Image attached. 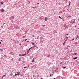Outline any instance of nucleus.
<instances>
[{"mask_svg":"<svg viewBox=\"0 0 79 79\" xmlns=\"http://www.w3.org/2000/svg\"><path fill=\"white\" fill-rule=\"evenodd\" d=\"M71 22L72 24H74V23H75V20L74 19H73L71 20Z\"/></svg>","mask_w":79,"mask_h":79,"instance_id":"obj_1","label":"nucleus"},{"mask_svg":"<svg viewBox=\"0 0 79 79\" xmlns=\"http://www.w3.org/2000/svg\"><path fill=\"white\" fill-rule=\"evenodd\" d=\"M19 28V27H18V26L16 25L15 27V29H18Z\"/></svg>","mask_w":79,"mask_h":79,"instance_id":"obj_2","label":"nucleus"},{"mask_svg":"<svg viewBox=\"0 0 79 79\" xmlns=\"http://www.w3.org/2000/svg\"><path fill=\"white\" fill-rule=\"evenodd\" d=\"M48 19V18L47 17H45V21H47V19Z\"/></svg>","mask_w":79,"mask_h":79,"instance_id":"obj_3","label":"nucleus"},{"mask_svg":"<svg viewBox=\"0 0 79 79\" xmlns=\"http://www.w3.org/2000/svg\"><path fill=\"white\" fill-rule=\"evenodd\" d=\"M4 11H5V10H4L2 9L1 10V12H4Z\"/></svg>","mask_w":79,"mask_h":79,"instance_id":"obj_4","label":"nucleus"},{"mask_svg":"<svg viewBox=\"0 0 79 79\" xmlns=\"http://www.w3.org/2000/svg\"><path fill=\"white\" fill-rule=\"evenodd\" d=\"M13 73H11L10 74V76H13Z\"/></svg>","mask_w":79,"mask_h":79,"instance_id":"obj_5","label":"nucleus"},{"mask_svg":"<svg viewBox=\"0 0 79 79\" xmlns=\"http://www.w3.org/2000/svg\"><path fill=\"white\" fill-rule=\"evenodd\" d=\"M77 57H76L75 58H73V60H76V59H77Z\"/></svg>","mask_w":79,"mask_h":79,"instance_id":"obj_6","label":"nucleus"},{"mask_svg":"<svg viewBox=\"0 0 79 79\" xmlns=\"http://www.w3.org/2000/svg\"><path fill=\"white\" fill-rule=\"evenodd\" d=\"M17 75H18V76H19V74H16V73L15 74V76H16Z\"/></svg>","mask_w":79,"mask_h":79,"instance_id":"obj_7","label":"nucleus"},{"mask_svg":"<svg viewBox=\"0 0 79 79\" xmlns=\"http://www.w3.org/2000/svg\"><path fill=\"white\" fill-rule=\"evenodd\" d=\"M5 76H6V75H3V76H2V77H5Z\"/></svg>","mask_w":79,"mask_h":79,"instance_id":"obj_8","label":"nucleus"},{"mask_svg":"<svg viewBox=\"0 0 79 79\" xmlns=\"http://www.w3.org/2000/svg\"><path fill=\"white\" fill-rule=\"evenodd\" d=\"M21 57H20L19 60V61H21V60H20V59H21Z\"/></svg>","mask_w":79,"mask_h":79,"instance_id":"obj_9","label":"nucleus"},{"mask_svg":"<svg viewBox=\"0 0 79 79\" xmlns=\"http://www.w3.org/2000/svg\"><path fill=\"white\" fill-rule=\"evenodd\" d=\"M59 18H60V19H62V18L60 17V16H59Z\"/></svg>","mask_w":79,"mask_h":79,"instance_id":"obj_10","label":"nucleus"},{"mask_svg":"<svg viewBox=\"0 0 79 79\" xmlns=\"http://www.w3.org/2000/svg\"><path fill=\"white\" fill-rule=\"evenodd\" d=\"M63 69H65V68H66V67H64L63 66H62Z\"/></svg>","mask_w":79,"mask_h":79,"instance_id":"obj_11","label":"nucleus"},{"mask_svg":"<svg viewBox=\"0 0 79 79\" xmlns=\"http://www.w3.org/2000/svg\"><path fill=\"white\" fill-rule=\"evenodd\" d=\"M66 43V42H64V43H63V45H65V44Z\"/></svg>","mask_w":79,"mask_h":79,"instance_id":"obj_12","label":"nucleus"},{"mask_svg":"<svg viewBox=\"0 0 79 79\" xmlns=\"http://www.w3.org/2000/svg\"><path fill=\"white\" fill-rule=\"evenodd\" d=\"M25 56V55H24V54H22V56Z\"/></svg>","mask_w":79,"mask_h":79,"instance_id":"obj_13","label":"nucleus"},{"mask_svg":"<svg viewBox=\"0 0 79 79\" xmlns=\"http://www.w3.org/2000/svg\"><path fill=\"white\" fill-rule=\"evenodd\" d=\"M17 73H18V74H20V72H17Z\"/></svg>","mask_w":79,"mask_h":79,"instance_id":"obj_14","label":"nucleus"},{"mask_svg":"<svg viewBox=\"0 0 79 79\" xmlns=\"http://www.w3.org/2000/svg\"><path fill=\"white\" fill-rule=\"evenodd\" d=\"M41 18H42V19H44V17H43V16H41Z\"/></svg>","mask_w":79,"mask_h":79,"instance_id":"obj_15","label":"nucleus"},{"mask_svg":"<svg viewBox=\"0 0 79 79\" xmlns=\"http://www.w3.org/2000/svg\"><path fill=\"white\" fill-rule=\"evenodd\" d=\"M31 48H32V47L30 48L29 49V51L30 50H31Z\"/></svg>","mask_w":79,"mask_h":79,"instance_id":"obj_16","label":"nucleus"},{"mask_svg":"<svg viewBox=\"0 0 79 79\" xmlns=\"http://www.w3.org/2000/svg\"><path fill=\"white\" fill-rule=\"evenodd\" d=\"M69 2H69V4L68 6H69V5H70V4H69Z\"/></svg>","mask_w":79,"mask_h":79,"instance_id":"obj_17","label":"nucleus"},{"mask_svg":"<svg viewBox=\"0 0 79 79\" xmlns=\"http://www.w3.org/2000/svg\"><path fill=\"white\" fill-rule=\"evenodd\" d=\"M31 44L32 45H34V43H33V42H31Z\"/></svg>","mask_w":79,"mask_h":79,"instance_id":"obj_18","label":"nucleus"},{"mask_svg":"<svg viewBox=\"0 0 79 79\" xmlns=\"http://www.w3.org/2000/svg\"><path fill=\"white\" fill-rule=\"evenodd\" d=\"M71 40L72 41H73V40H74V38H73V39Z\"/></svg>","mask_w":79,"mask_h":79,"instance_id":"obj_19","label":"nucleus"},{"mask_svg":"<svg viewBox=\"0 0 79 79\" xmlns=\"http://www.w3.org/2000/svg\"><path fill=\"white\" fill-rule=\"evenodd\" d=\"M34 61H35V60H34V59H33V60H32V61H33V62H34Z\"/></svg>","mask_w":79,"mask_h":79,"instance_id":"obj_20","label":"nucleus"},{"mask_svg":"<svg viewBox=\"0 0 79 79\" xmlns=\"http://www.w3.org/2000/svg\"><path fill=\"white\" fill-rule=\"evenodd\" d=\"M26 52L24 54V55H26Z\"/></svg>","mask_w":79,"mask_h":79,"instance_id":"obj_21","label":"nucleus"},{"mask_svg":"<svg viewBox=\"0 0 79 79\" xmlns=\"http://www.w3.org/2000/svg\"><path fill=\"white\" fill-rule=\"evenodd\" d=\"M77 39H79V36H77Z\"/></svg>","mask_w":79,"mask_h":79,"instance_id":"obj_22","label":"nucleus"},{"mask_svg":"<svg viewBox=\"0 0 79 79\" xmlns=\"http://www.w3.org/2000/svg\"><path fill=\"white\" fill-rule=\"evenodd\" d=\"M67 40H68V37H67Z\"/></svg>","mask_w":79,"mask_h":79,"instance_id":"obj_23","label":"nucleus"},{"mask_svg":"<svg viewBox=\"0 0 79 79\" xmlns=\"http://www.w3.org/2000/svg\"><path fill=\"white\" fill-rule=\"evenodd\" d=\"M33 47H35V45H34L33 46Z\"/></svg>","mask_w":79,"mask_h":79,"instance_id":"obj_24","label":"nucleus"},{"mask_svg":"<svg viewBox=\"0 0 79 79\" xmlns=\"http://www.w3.org/2000/svg\"><path fill=\"white\" fill-rule=\"evenodd\" d=\"M3 2H1V4H3Z\"/></svg>","mask_w":79,"mask_h":79,"instance_id":"obj_25","label":"nucleus"},{"mask_svg":"<svg viewBox=\"0 0 79 79\" xmlns=\"http://www.w3.org/2000/svg\"><path fill=\"white\" fill-rule=\"evenodd\" d=\"M42 26H43V27H44V26H45V25H42Z\"/></svg>","mask_w":79,"mask_h":79,"instance_id":"obj_26","label":"nucleus"},{"mask_svg":"<svg viewBox=\"0 0 79 79\" xmlns=\"http://www.w3.org/2000/svg\"><path fill=\"white\" fill-rule=\"evenodd\" d=\"M27 40V39H25V41H26V40Z\"/></svg>","mask_w":79,"mask_h":79,"instance_id":"obj_27","label":"nucleus"},{"mask_svg":"<svg viewBox=\"0 0 79 79\" xmlns=\"http://www.w3.org/2000/svg\"><path fill=\"white\" fill-rule=\"evenodd\" d=\"M74 55H77V53H74Z\"/></svg>","mask_w":79,"mask_h":79,"instance_id":"obj_28","label":"nucleus"},{"mask_svg":"<svg viewBox=\"0 0 79 79\" xmlns=\"http://www.w3.org/2000/svg\"><path fill=\"white\" fill-rule=\"evenodd\" d=\"M0 50H2V51H3V49H1L0 50Z\"/></svg>","mask_w":79,"mask_h":79,"instance_id":"obj_29","label":"nucleus"},{"mask_svg":"<svg viewBox=\"0 0 79 79\" xmlns=\"http://www.w3.org/2000/svg\"><path fill=\"white\" fill-rule=\"evenodd\" d=\"M21 45V44H19V45Z\"/></svg>","mask_w":79,"mask_h":79,"instance_id":"obj_30","label":"nucleus"},{"mask_svg":"<svg viewBox=\"0 0 79 79\" xmlns=\"http://www.w3.org/2000/svg\"><path fill=\"white\" fill-rule=\"evenodd\" d=\"M27 31H25V32H27Z\"/></svg>","mask_w":79,"mask_h":79,"instance_id":"obj_31","label":"nucleus"},{"mask_svg":"<svg viewBox=\"0 0 79 79\" xmlns=\"http://www.w3.org/2000/svg\"><path fill=\"white\" fill-rule=\"evenodd\" d=\"M19 56H22V55H21L19 54Z\"/></svg>","mask_w":79,"mask_h":79,"instance_id":"obj_32","label":"nucleus"},{"mask_svg":"<svg viewBox=\"0 0 79 79\" xmlns=\"http://www.w3.org/2000/svg\"><path fill=\"white\" fill-rule=\"evenodd\" d=\"M24 68H26V67H24Z\"/></svg>","mask_w":79,"mask_h":79,"instance_id":"obj_33","label":"nucleus"},{"mask_svg":"<svg viewBox=\"0 0 79 79\" xmlns=\"http://www.w3.org/2000/svg\"><path fill=\"white\" fill-rule=\"evenodd\" d=\"M32 36H33V37H34V35H32Z\"/></svg>","mask_w":79,"mask_h":79,"instance_id":"obj_34","label":"nucleus"},{"mask_svg":"<svg viewBox=\"0 0 79 79\" xmlns=\"http://www.w3.org/2000/svg\"><path fill=\"white\" fill-rule=\"evenodd\" d=\"M37 5H39V3H37Z\"/></svg>","mask_w":79,"mask_h":79,"instance_id":"obj_35","label":"nucleus"},{"mask_svg":"<svg viewBox=\"0 0 79 79\" xmlns=\"http://www.w3.org/2000/svg\"><path fill=\"white\" fill-rule=\"evenodd\" d=\"M1 27H2V28H3V26H2Z\"/></svg>","mask_w":79,"mask_h":79,"instance_id":"obj_36","label":"nucleus"},{"mask_svg":"<svg viewBox=\"0 0 79 79\" xmlns=\"http://www.w3.org/2000/svg\"><path fill=\"white\" fill-rule=\"evenodd\" d=\"M2 41V40H1V42L0 43V44H1V42Z\"/></svg>","mask_w":79,"mask_h":79,"instance_id":"obj_37","label":"nucleus"},{"mask_svg":"<svg viewBox=\"0 0 79 79\" xmlns=\"http://www.w3.org/2000/svg\"><path fill=\"white\" fill-rule=\"evenodd\" d=\"M55 71L56 72V70H55Z\"/></svg>","mask_w":79,"mask_h":79,"instance_id":"obj_38","label":"nucleus"},{"mask_svg":"<svg viewBox=\"0 0 79 79\" xmlns=\"http://www.w3.org/2000/svg\"><path fill=\"white\" fill-rule=\"evenodd\" d=\"M77 38H76V40H77Z\"/></svg>","mask_w":79,"mask_h":79,"instance_id":"obj_39","label":"nucleus"},{"mask_svg":"<svg viewBox=\"0 0 79 79\" xmlns=\"http://www.w3.org/2000/svg\"><path fill=\"white\" fill-rule=\"evenodd\" d=\"M66 35H68V34H66Z\"/></svg>","mask_w":79,"mask_h":79,"instance_id":"obj_40","label":"nucleus"},{"mask_svg":"<svg viewBox=\"0 0 79 79\" xmlns=\"http://www.w3.org/2000/svg\"><path fill=\"white\" fill-rule=\"evenodd\" d=\"M27 42H29V41H27Z\"/></svg>","mask_w":79,"mask_h":79,"instance_id":"obj_41","label":"nucleus"},{"mask_svg":"<svg viewBox=\"0 0 79 79\" xmlns=\"http://www.w3.org/2000/svg\"><path fill=\"white\" fill-rule=\"evenodd\" d=\"M50 76H52V75H51V74H50Z\"/></svg>","mask_w":79,"mask_h":79,"instance_id":"obj_42","label":"nucleus"},{"mask_svg":"<svg viewBox=\"0 0 79 79\" xmlns=\"http://www.w3.org/2000/svg\"><path fill=\"white\" fill-rule=\"evenodd\" d=\"M64 27H66V26H64Z\"/></svg>","mask_w":79,"mask_h":79,"instance_id":"obj_43","label":"nucleus"},{"mask_svg":"<svg viewBox=\"0 0 79 79\" xmlns=\"http://www.w3.org/2000/svg\"><path fill=\"white\" fill-rule=\"evenodd\" d=\"M3 77H2V79H3Z\"/></svg>","mask_w":79,"mask_h":79,"instance_id":"obj_44","label":"nucleus"},{"mask_svg":"<svg viewBox=\"0 0 79 79\" xmlns=\"http://www.w3.org/2000/svg\"><path fill=\"white\" fill-rule=\"evenodd\" d=\"M62 63V62H61V63H60V64H61Z\"/></svg>","mask_w":79,"mask_h":79,"instance_id":"obj_45","label":"nucleus"},{"mask_svg":"<svg viewBox=\"0 0 79 79\" xmlns=\"http://www.w3.org/2000/svg\"><path fill=\"white\" fill-rule=\"evenodd\" d=\"M6 55H4V56H6Z\"/></svg>","mask_w":79,"mask_h":79,"instance_id":"obj_46","label":"nucleus"},{"mask_svg":"<svg viewBox=\"0 0 79 79\" xmlns=\"http://www.w3.org/2000/svg\"><path fill=\"white\" fill-rule=\"evenodd\" d=\"M29 3H31V2H29Z\"/></svg>","mask_w":79,"mask_h":79,"instance_id":"obj_47","label":"nucleus"},{"mask_svg":"<svg viewBox=\"0 0 79 79\" xmlns=\"http://www.w3.org/2000/svg\"><path fill=\"white\" fill-rule=\"evenodd\" d=\"M75 27H76V26H75Z\"/></svg>","mask_w":79,"mask_h":79,"instance_id":"obj_48","label":"nucleus"},{"mask_svg":"<svg viewBox=\"0 0 79 79\" xmlns=\"http://www.w3.org/2000/svg\"><path fill=\"white\" fill-rule=\"evenodd\" d=\"M37 76H38V77H39V75H38Z\"/></svg>","mask_w":79,"mask_h":79,"instance_id":"obj_49","label":"nucleus"},{"mask_svg":"<svg viewBox=\"0 0 79 79\" xmlns=\"http://www.w3.org/2000/svg\"><path fill=\"white\" fill-rule=\"evenodd\" d=\"M28 2H29V1H28Z\"/></svg>","mask_w":79,"mask_h":79,"instance_id":"obj_50","label":"nucleus"},{"mask_svg":"<svg viewBox=\"0 0 79 79\" xmlns=\"http://www.w3.org/2000/svg\"><path fill=\"white\" fill-rule=\"evenodd\" d=\"M4 24H5V23H4Z\"/></svg>","mask_w":79,"mask_h":79,"instance_id":"obj_51","label":"nucleus"},{"mask_svg":"<svg viewBox=\"0 0 79 79\" xmlns=\"http://www.w3.org/2000/svg\"><path fill=\"white\" fill-rule=\"evenodd\" d=\"M56 52H57V51H56Z\"/></svg>","mask_w":79,"mask_h":79,"instance_id":"obj_52","label":"nucleus"},{"mask_svg":"<svg viewBox=\"0 0 79 79\" xmlns=\"http://www.w3.org/2000/svg\"><path fill=\"white\" fill-rule=\"evenodd\" d=\"M37 39H38V38H37Z\"/></svg>","mask_w":79,"mask_h":79,"instance_id":"obj_53","label":"nucleus"},{"mask_svg":"<svg viewBox=\"0 0 79 79\" xmlns=\"http://www.w3.org/2000/svg\"><path fill=\"white\" fill-rule=\"evenodd\" d=\"M13 60V59H12V60Z\"/></svg>","mask_w":79,"mask_h":79,"instance_id":"obj_54","label":"nucleus"}]
</instances>
